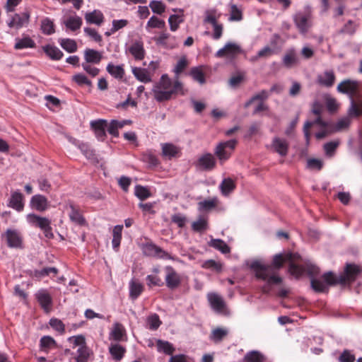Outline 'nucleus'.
I'll use <instances>...</instances> for the list:
<instances>
[{
    "mask_svg": "<svg viewBox=\"0 0 362 362\" xmlns=\"http://www.w3.org/2000/svg\"><path fill=\"white\" fill-rule=\"evenodd\" d=\"M298 257V255L293 253H287L284 255L281 254L276 255L272 260V264H264L259 261L252 262L250 267L255 272L257 278L268 283H274L279 284L281 282V277L276 276L275 270H278L282 267L284 263L287 261H293Z\"/></svg>",
    "mask_w": 362,
    "mask_h": 362,
    "instance_id": "1",
    "label": "nucleus"
},
{
    "mask_svg": "<svg viewBox=\"0 0 362 362\" xmlns=\"http://www.w3.org/2000/svg\"><path fill=\"white\" fill-rule=\"evenodd\" d=\"M152 92L158 102L169 100L173 94L179 92L184 94L182 83L177 78L173 83L167 74L161 76L159 81L153 86Z\"/></svg>",
    "mask_w": 362,
    "mask_h": 362,
    "instance_id": "2",
    "label": "nucleus"
},
{
    "mask_svg": "<svg viewBox=\"0 0 362 362\" xmlns=\"http://www.w3.org/2000/svg\"><path fill=\"white\" fill-rule=\"evenodd\" d=\"M360 84L358 81L345 79L339 83L337 88L338 92L349 95L351 101L349 114L351 116L358 117L362 114V100L356 101L354 98L359 90Z\"/></svg>",
    "mask_w": 362,
    "mask_h": 362,
    "instance_id": "3",
    "label": "nucleus"
},
{
    "mask_svg": "<svg viewBox=\"0 0 362 362\" xmlns=\"http://www.w3.org/2000/svg\"><path fill=\"white\" fill-rule=\"evenodd\" d=\"M361 272L360 268L354 264H347L344 272L337 276L332 272H327L322 276L327 285L335 286L337 284H344L346 282L355 281L358 274Z\"/></svg>",
    "mask_w": 362,
    "mask_h": 362,
    "instance_id": "4",
    "label": "nucleus"
},
{
    "mask_svg": "<svg viewBox=\"0 0 362 362\" xmlns=\"http://www.w3.org/2000/svg\"><path fill=\"white\" fill-rule=\"evenodd\" d=\"M28 221L35 227L40 228L44 233L46 238L50 239L54 237L51 221L46 217H41L34 214H29L27 216Z\"/></svg>",
    "mask_w": 362,
    "mask_h": 362,
    "instance_id": "5",
    "label": "nucleus"
},
{
    "mask_svg": "<svg viewBox=\"0 0 362 362\" xmlns=\"http://www.w3.org/2000/svg\"><path fill=\"white\" fill-rule=\"evenodd\" d=\"M236 144L237 141L235 139H231L220 142L216 146L214 154L216 156L221 163H223L230 157L233 150L235 149Z\"/></svg>",
    "mask_w": 362,
    "mask_h": 362,
    "instance_id": "6",
    "label": "nucleus"
},
{
    "mask_svg": "<svg viewBox=\"0 0 362 362\" xmlns=\"http://www.w3.org/2000/svg\"><path fill=\"white\" fill-rule=\"evenodd\" d=\"M305 272L310 276L311 286L317 292H325L327 291L326 285L320 279H315L320 273V269L315 264L308 262L304 267Z\"/></svg>",
    "mask_w": 362,
    "mask_h": 362,
    "instance_id": "7",
    "label": "nucleus"
},
{
    "mask_svg": "<svg viewBox=\"0 0 362 362\" xmlns=\"http://www.w3.org/2000/svg\"><path fill=\"white\" fill-rule=\"evenodd\" d=\"M241 52L240 47L233 42H228L225 46L218 50L215 56L218 58H224L232 61Z\"/></svg>",
    "mask_w": 362,
    "mask_h": 362,
    "instance_id": "8",
    "label": "nucleus"
},
{
    "mask_svg": "<svg viewBox=\"0 0 362 362\" xmlns=\"http://www.w3.org/2000/svg\"><path fill=\"white\" fill-rule=\"evenodd\" d=\"M293 21L299 32L302 34H305L312 26L310 13H298L294 16Z\"/></svg>",
    "mask_w": 362,
    "mask_h": 362,
    "instance_id": "9",
    "label": "nucleus"
},
{
    "mask_svg": "<svg viewBox=\"0 0 362 362\" xmlns=\"http://www.w3.org/2000/svg\"><path fill=\"white\" fill-rule=\"evenodd\" d=\"M165 284L170 290H173L179 287L181 284V277L180 274L171 266L165 267Z\"/></svg>",
    "mask_w": 362,
    "mask_h": 362,
    "instance_id": "10",
    "label": "nucleus"
},
{
    "mask_svg": "<svg viewBox=\"0 0 362 362\" xmlns=\"http://www.w3.org/2000/svg\"><path fill=\"white\" fill-rule=\"evenodd\" d=\"M30 13L28 11L22 13H15L7 22V25L11 28L19 30L23 26L28 24L30 21Z\"/></svg>",
    "mask_w": 362,
    "mask_h": 362,
    "instance_id": "11",
    "label": "nucleus"
},
{
    "mask_svg": "<svg viewBox=\"0 0 362 362\" xmlns=\"http://www.w3.org/2000/svg\"><path fill=\"white\" fill-rule=\"evenodd\" d=\"M35 298L42 308L46 313H49L52 306V299L48 291L45 289H40L35 293Z\"/></svg>",
    "mask_w": 362,
    "mask_h": 362,
    "instance_id": "12",
    "label": "nucleus"
},
{
    "mask_svg": "<svg viewBox=\"0 0 362 362\" xmlns=\"http://www.w3.org/2000/svg\"><path fill=\"white\" fill-rule=\"evenodd\" d=\"M288 143L286 139L274 137L272 140L271 148L279 156L284 157L288 154Z\"/></svg>",
    "mask_w": 362,
    "mask_h": 362,
    "instance_id": "13",
    "label": "nucleus"
},
{
    "mask_svg": "<svg viewBox=\"0 0 362 362\" xmlns=\"http://www.w3.org/2000/svg\"><path fill=\"white\" fill-rule=\"evenodd\" d=\"M208 300L211 308L216 312H222L225 307L226 303L222 297L215 293H209L207 295Z\"/></svg>",
    "mask_w": 362,
    "mask_h": 362,
    "instance_id": "14",
    "label": "nucleus"
},
{
    "mask_svg": "<svg viewBox=\"0 0 362 362\" xmlns=\"http://www.w3.org/2000/svg\"><path fill=\"white\" fill-rule=\"evenodd\" d=\"M6 237L9 247L20 248L22 247V238L16 230H7Z\"/></svg>",
    "mask_w": 362,
    "mask_h": 362,
    "instance_id": "15",
    "label": "nucleus"
},
{
    "mask_svg": "<svg viewBox=\"0 0 362 362\" xmlns=\"http://www.w3.org/2000/svg\"><path fill=\"white\" fill-rule=\"evenodd\" d=\"M91 127L95 131L97 138L103 140L105 136V129L107 127V122L105 119H98L90 122Z\"/></svg>",
    "mask_w": 362,
    "mask_h": 362,
    "instance_id": "16",
    "label": "nucleus"
},
{
    "mask_svg": "<svg viewBox=\"0 0 362 362\" xmlns=\"http://www.w3.org/2000/svg\"><path fill=\"white\" fill-rule=\"evenodd\" d=\"M103 59L101 52L93 49L87 48L84 51V62L90 63L92 64H98Z\"/></svg>",
    "mask_w": 362,
    "mask_h": 362,
    "instance_id": "17",
    "label": "nucleus"
},
{
    "mask_svg": "<svg viewBox=\"0 0 362 362\" xmlns=\"http://www.w3.org/2000/svg\"><path fill=\"white\" fill-rule=\"evenodd\" d=\"M198 164L203 170H211L216 165V160L211 153H205L198 160Z\"/></svg>",
    "mask_w": 362,
    "mask_h": 362,
    "instance_id": "18",
    "label": "nucleus"
},
{
    "mask_svg": "<svg viewBox=\"0 0 362 362\" xmlns=\"http://www.w3.org/2000/svg\"><path fill=\"white\" fill-rule=\"evenodd\" d=\"M173 11H179L180 14H173L170 15L168 18V23L170 25V29L171 31L175 32L176 31L180 26V24L183 23L184 16H183V10L182 9H173Z\"/></svg>",
    "mask_w": 362,
    "mask_h": 362,
    "instance_id": "19",
    "label": "nucleus"
},
{
    "mask_svg": "<svg viewBox=\"0 0 362 362\" xmlns=\"http://www.w3.org/2000/svg\"><path fill=\"white\" fill-rule=\"evenodd\" d=\"M129 52L136 60H142L145 57L144 44L141 41L134 42L129 47Z\"/></svg>",
    "mask_w": 362,
    "mask_h": 362,
    "instance_id": "20",
    "label": "nucleus"
},
{
    "mask_svg": "<svg viewBox=\"0 0 362 362\" xmlns=\"http://www.w3.org/2000/svg\"><path fill=\"white\" fill-rule=\"evenodd\" d=\"M317 83L325 87H332L335 81V75L333 71H326L317 76Z\"/></svg>",
    "mask_w": 362,
    "mask_h": 362,
    "instance_id": "21",
    "label": "nucleus"
},
{
    "mask_svg": "<svg viewBox=\"0 0 362 362\" xmlns=\"http://www.w3.org/2000/svg\"><path fill=\"white\" fill-rule=\"evenodd\" d=\"M85 20L89 24L100 25L104 21V16L100 10H94L85 14Z\"/></svg>",
    "mask_w": 362,
    "mask_h": 362,
    "instance_id": "22",
    "label": "nucleus"
},
{
    "mask_svg": "<svg viewBox=\"0 0 362 362\" xmlns=\"http://www.w3.org/2000/svg\"><path fill=\"white\" fill-rule=\"evenodd\" d=\"M282 62L284 66L288 69L298 64L299 59L296 51L293 49L288 50L282 59Z\"/></svg>",
    "mask_w": 362,
    "mask_h": 362,
    "instance_id": "23",
    "label": "nucleus"
},
{
    "mask_svg": "<svg viewBox=\"0 0 362 362\" xmlns=\"http://www.w3.org/2000/svg\"><path fill=\"white\" fill-rule=\"evenodd\" d=\"M134 77L142 83H149L152 81L151 76L146 69L133 67L132 69Z\"/></svg>",
    "mask_w": 362,
    "mask_h": 362,
    "instance_id": "24",
    "label": "nucleus"
},
{
    "mask_svg": "<svg viewBox=\"0 0 362 362\" xmlns=\"http://www.w3.org/2000/svg\"><path fill=\"white\" fill-rule=\"evenodd\" d=\"M30 204L33 208L39 211L46 210L48 206L47 198L40 194L33 196L31 199Z\"/></svg>",
    "mask_w": 362,
    "mask_h": 362,
    "instance_id": "25",
    "label": "nucleus"
},
{
    "mask_svg": "<svg viewBox=\"0 0 362 362\" xmlns=\"http://www.w3.org/2000/svg\"><path fill=\"white\" fill-rule=\"evenodd\" d=\"M162 156L168 159L176 157L180 153L178 147L173 144L165 143L162 144Z\"/></svg>",
    "mask_w": 362,
    "mask_h": 362,
    "instance_id": "26",
    "label": "nucleus"
},
{
    "mask_svg": "<svg viewBox=\"0 0 362 362\" xmlns=\"http://www.w3.org/2000/svg\"><path fill=\"white\" fill-rule=\"evenodd\" d=\"M8 206L18 211H22L24 206L23 203V194L19 192H14L12 193L9 200Z\"/></svg>",
    "mask_w": 362,
    "mask_h": 362,
    "instance_id": "27",
    "label": "nucleus"
},
{
    "mask_svg": "<svg viewBox=\"0 0 362 362\" xmlns=\"http://www.w3.org/2000/svg\"><path fill=\"white\" fill-rule=\"evenodd\" d=\"M82 18L76 15L69 16L64 21L66 28L71 31H76L82 25Z\"/></svg>",
    "mask_w": 362,
    "mask_h": 362,
    "instance_id": "28",
    "label": "nucleus"
},
{
    "mask_svg": "<svg viewBox=\"0 0 362 362\" xmlns=\"http://www.w3.org/2000/svg\"><path fill=\"white\" fill-rule=\"evenodd\" d=\"M314 124H317L321 127H327V124H329L327 122L323 121L322 119V118L320 117V116H317V117L313 122L307 121L304 124V127H303V132H304V135H305L307 142L309 141V139H310L309 129Z\"/></svg>",
    "mask_w": 362,
    "mask_h": 362,
    "instance_id": "29",
    "label": "nucleus"
},
{
    "mask_svg": "<svg viewBox=\"0 0 362 362\" xmlns=\"http://www.w3.org/2000/svg\"><path fill=\"white\" fill-rule=\"evenodd\" d=\"M144 290V286L139 281L132 280L129 283V296L133 300L136 299Z\"/></svg>",
    "mask_w": 362,
    "mask_h": 362,
    "instance_id": "30",
    "label": "nucleus"
},
{
    "mask_svg": "<svg viewBox=\"0 0 362 362\" xmlns=\"http://www.w3.org/2000/svg\"><path fill=\"white\" fill-rule=\"evenodd\" d=\"M124 334L125 329L122 325L119 322H115L110 333V339H112L115 341H121Z\"/></svg>",
    "mask_w": 362,
    "mask_h": 362,
    "instance_id": "31",
    "label": "nucleus"
},
{
    "mask_svg": "<svg viewBox=\"0 0 362 362\" xmlns=\"http://www.w3.org/2000/svg\"><path fill=\"white\" fill-rule=\"evenodd\" d=\"M219 188L223 195L228 196L234 190L235 185L232 179L225 178L221 182Z\"/></svg>",
    "mask_w": 362,
    "mask_h": 362,
    "instance_id": "32",
    "label": "nucleus"
},
{
    "mask_svg": "<svg viewBox=\"0 0 362 362\" xmlns=\"http://www.w3.org/2000/svg\"><path fill=\"white\" fill-rule=\"evenodd\" d=\"M228 334L226 328L217 327L212 330L210 339L215 343L221 341Z\"/></svg>",
    "mask_w": 362,
    "mask_h": 362,
    "instance_id": "33",
    "label": "nucleus"
},
{
    "mask_svg": "<svg viewBox=\"0 0 362 362\" xmlns=\"http://www.w3.org/2000/svg\"><path fill=\"white\" fill-rule=\"evenodd\" d=\"M43 49L46 54L53 60H59L63 57L62 52L55 46L46 45Z\"/></svg>",
    "mask_w": 362,
    "mask_h": 362,
    "instance_id": "34",
    "label": "nucleus"
},
{
    "mask_svg": "<svg viewBox=\"0 0 362 362\" xmlns=\"http://www.w3.org/2000/svg\"><path fill=\"white\" fill-rule=\"evenodd\" d=\"M156 343L158 351L163 352L168 355H173L174 353L175 348L169 341L158 339Z\"/></svg>",
    "mask_w": 362,
    "mask_h": 362,
    "instance_id": "35",
    "label": "nucleus"
},
{
    "mask_svg": "<svg viewBox=\"0 0 362 362\" xmlns=\"http://www.w3.org/2000/svg\"><path fill=\"white\" fill-rule=\"evenodd\" d=\"M264 356L258 351H250L247 352L243 358L244 362H264Z\"/></svg>",
    "mask_w": 362,
    "mask_h": 362,
    "instance_id": "36",
    "label": "nucleus"
},
{
    "mask_svg": "<svg viewBox=\"0 0 362 362\" xmlns=\"http://www.w3.org/2000/svg\"><path fill=\"white\" fill-rule=\"evenodd\" d=\"M109 351L112 358L116 361H120L126 351L125 349L118 344H111Z\"/></svg>",
    "mask_w": 362,
    "mask_h": 362,
    "instance_id": "37",
    "label": "nucleus"
},
{
    "mask_svg": "<svg viewBox=\"0 0 362 362\" xmlns=\"http://www.w3.org/2000/svg\"><path fill=\"white\" fill-rule=\"evenodd\" d=\"M122 229V225H117L113 228L112 243L115 250H117L120 245Z\"/></svg>",
    "mask_w": 362,
    "mask_h": 362,
    "instance_id": "38",
    "label": "nucleus"
},
{
    "mask_svg": "<svg viewBox=\"0 0 362 362\" xmlns=\"http://www.w3.org/2000/svg\"><path fill=\"white\" fill-rule=\"evenodd\" d=\"M40 28L42 33L47 35H50L55 32L54 22L49 18L42 20Z\"/></svg>",
    "mask_w": 362,
    "mask_h": 362,
    "instance_id": "39",
    "label": "nucleus"
},
{
    "mask_svg": "<svg viewBox=\"0 0 362 362\" xmlns=\"http://www.w3.org/2000/svg\"><path fill=\"white\" fill-rule=\"evenodd\" d=\"M107 71L116 78H122L124 75V70L122 65L115 66L111 63L107 66Z\"/></svg>",
    "mask_w": 362,
    "mask_h": 362,
    "instance_id": "40",
    "label": "nucleus"
},
{
    "mask_svg": "<svg viewBox=\"0 0 362 362\" xmlns=\"http://www.w3.org/2000/svg\"><path fill=\"white\" fill-rule=\"evenodd\" d=\"M69 218L71 221L81 226L84 225L86 223L84 218L80 214L79 211L71 204L70 205Z\"/></svg>",
    "mask_w": 362,
    "mask_h": 362,
    "instance_id": "41",
    "label": "nucleus"
},
{
    "mask_svg": "<svg viewBox=\"0 0 362 362\" xmlns=\"http://www.w3.org/2000/svg\"><path fill=\"white\" fill-rule=\"evenodd\" d=\"M209 245L219 251H221L223 254L229 253L230 250L228 245L221 239H212Z\"/></svg>",
    "mask_w": 362,
    "mask_h": 362,
    "instance_id": "42",
    "label": "nucleus"
},
{
    "mask_svg": "<svg viewBox=\"0 0 362 362\" xmlns=\"http://www.w3.org/2000/svg\"><path fill=\"white\" fill-rule=\"evenodd\" d=\"M35 47V42L29 37H25L22 39H16V43L14 46L16 49L33 48Z\"/></svg>",
    "mask_w": 362,
    "mask_h": 362,
    "instance_id": "43",
    "label": "nucleus"
},
{
    "mask_svg": "<svg viewBox=\"0 0 362 362\" xmlns=\"http://www.w3.org/2000/svg\"><path fill=\"white\" fill-rule=\"evenodd\" d=\"M61 47L69 53L75 52L77 50V44L74 40L66 38L59 40Z\"/></svg>",
    "mask_w": 362,
    "mask_h": 362,
    "instance_id": "44",
    "label": "nucleus"
},
{
    "mask_svg": "<svg viewBox=\"0 0 362 362\" xmlns=\"http://www.w3.org/2000/svg\"><path fill=\"white\" fill-rule=\"evenodd\" d=\"M274 53L275 51L274 49L271 48L269 46H265L257 52L256 56L251 58V61L255 62L260 58H268Z\"/></svg>",
    "mask_w": 362,
    "mask_h": 362,
    "instance_id": "45",
    "label": "nucleus"
},
{
    "mask_svg": "<svg viewBox=\"0 0 362 362\" xmlns=\"http://www.w3.org/2000/svg\"><path fill=\"white\" fill-rule=\"evenodd\" d=\"M189 75L194 81L199 82L200 84H203L206 81L204 74L199 67L192 68L189 72Z\"/></svg>",
    "mask_w": 362,
    "mask_h": 362,
    "instance_id": "46",
    "label": "nucleus"
},
{
    "mask_svg": "<svg viewBox=\"0 0 362 362\" xmlns=\"http://www.w3.org/2000/svg\"><path fill=\"white\" fill-rule=\"evenodd\" d=\"M216 206V199L204 200L198 203V209L199 211H210Z\"/></svg>",
    "mask_w": 362,
    "mask_h": 362,
    "instance_id": "47",
    "label": "nucleus"
},
{
    "mask_svg": "<svg viewBox=\"0 0 362 362\" xmlns=\"http://www.w3.org/2000/svg\"><path fill=\"white\" fill-rule=\"evenodd\" d=\"M207 220L204 218H199L197 221L192 223V228L196 232H202L207 229Z\"/></svg>",
    "mask_w": 362,
    "mask_h": 362,
    "instance_id": "48",
    "label": "nucleus"
},
{
    "mask_svg": "<svg viewBox=\"0 0 362 362\" xmlns=\"http://www.w3.org/2000/svg\"><path fill=\"white\" fill-rule=\"evenodd\" d=\"M40 346L45 351H47L48 349L55 346V341L49 336H44L40 339Z\"/></svg>",
    "mask_w": 362,
    "mask_h": 362,
    "instance_id": "49",
    "label": "nucleus"
},
{
    "mask_svg": "<svg viewBox=\"0 0 362 362\" xmlns=\"http://www.w3.org/2000/svg\"><path fill=\"white\" fill-rule=\"evenodd\" d=\"M122 127H123V124H120L119 122H118L117 120H112L109 124H107V127L106 128H107V132L111 135L117 137L119 135L118 129L122 128Z\"/></svg>",
    "mask_w": 362,
    "mask_h": 362,
    "instance_id": "50",
    "label": "nucleus"
},
{
    "mask_svg": "<svg viewBox=\"0 0 362 362\" xmlns=\"http://www.w3.org/2000/svg\"><path fill=\"white\" fill-rule=\"evenodd\" d=\"M135 195L141 200H144L151 197V192L147 187L137 185L135 187Z\"/></svg>",
    "mask_w": 362,
    "mask_h": 362,
    "instance_id": "51",
    "label": "nucleus"
},
{
    "mask_svg": "<svg viewBox=\"0 0 362 362\" xmlns=\"http://www.w3.org/2000/svg\"><path fill=\"white\" fill-rule=\"evenodd\" d=\"M165 26V23L164 21L159 19L155 16H153L150 18L148 21L147 22L146 27L147 28H163Z\"/></svg>",
    "mask_w": 362,
    "mask_h": 362,
    "instance_id": "52",
    "label": "nucleus"
},
{
    "mask_svg": "<svg viewBox=\"0 0 362 362\" xmlns=\"http://www.w3.org/2000/svg\"><path fill=\"white\" fill-rule=\"evenodd\" d=\"M149 6L153 13L158 15H161L165 11V4L159 1H151L149 4Z\"/></svg>",
    "mask_w": 362,
    "mask_h": 362,
    "instance_id": "53",
    "label": "nucleus"
},
{
    "mask_svg": "<svg viewBox=\"0 0 362 362\" xmlns=\"http://www.w3.org/2000/svg\"><path fill=\"white\" fill-rule=\"evenodd\" d=\"M147 323L150 329L156 330L160 327L161 321L157 314H153L147 318Z\"/></svg>",
    "mask_w": 362,
    "mask_h": 362,
    "instance_id": "54",
    "label": "nucleus"
},
{
    "mask_svg": "<svg viewBox=\"0 0 362 362\" xmlns=\"http://www.w3.org/2000/svg\"><path fill=\"white\" fill-rule=\"evenodd\" d=\"M89 357V353L87 347L82 346L77 350L76 362H86Z\"/></svg>",
    "mask_w": 362,
    "mask_h": 362,
    "instance_id": "55",
    "label": "nucleus"
},
{
    "mask_svg": "<svg viewBox=\"0 0 362 362\" xmlns=\"http://www.w3.org/2000/svg\"><path fill=\"white\" fill-rule=\"evenodd\" d=\"M230 21H240L243 18L242 11L234 4L230 6Z\"/></svg>",
    "mask_w": 362,
    "mask_h": 362,
    "instance_id": "56",
    "label": "nucleus"
},
{
    "mask_svg": "<svg viewBox=\"0 0 362 362\" xmlns=\"http://www.w3.org/2000/svg\"><path fill=\"white\" fill-rule=\"evenodd\" d=\"M216 11L215 9L206 10L205 11L204 23H210L212 25L217 24Z\"/></svg>",
    "mask_w": 362,
    "mask_h": 362,
    "instance_id": "57",
    "label": "nucleus"
},
{
    "mask_svg": "<svg viewBox=\"0 0 362 362\" xmlns=\"http://www.w3.org/2000/svg\"><path fill=\"white\" fill-rule=\"evenodd\" d=\"M72 79L79 86L87 85L91 86L92 85L91 81L83 74H75L72 76Z\"/></svg>",
    "mask_w": 362,
    "mask_h": 362,
    "instance_id": "58",
    "label": "nucleus"
},
{
    "mask_svg": "<svg viewBox=\"0 0 362 362\" xmlns=\"http://www.w3.org/2000/svg\"><path fill=\"white\" fill-rule=\"evenodd\" d=\"M81 66L83 69L92 77H95L100 72L99 69L93 66L92 64L90 63L83 62Z\"/></svg>",
    "mask_w": 362,
    "mask_h": 362,
    "instance_id": "59",
    "label": "nucleus"
},
{
    "mask_svg": "<svg viewBox=\"0 0 362 362\" xmlns=\"http://www.w3.org/2000/svg\"><path fill=\"white\" fill-rule=\"evenodd\" d=\"M158 249V246L152 243H147L143 246L144 253L148 256L155 257L156 252H157Z\"/></svg>",
    "mask_w": 362,
    "mask_h": 362,
    "instance_id": "60",
    "label": "nucleus"
},
{
    "mask_svg": "<svg viewBox=\"0 0 362 362\" xmlns=\"http://www.w3.org/2000/svg\"><path fill=\"white\" fill-rule=\"evenodd\" d=\"M202 267L204 269H211L216 270L217 272H220L222 269L221 264L213 259H209L205 261L202 264Z\"/></svg>",
    "mask_w": 362,
    "mask_h": 362,
    "instance_id": "61",
    "label": "nucleus"
},
{
    "mask_svg": "<svg viewBox=\"0 0 362 362\" xmlns=\"http://www.w3.org/2000/svg\"><path fill=\"white\" fill-rule=\"evenodd\" d=\"M142 159L144 162L148 163L151 165L156 166L158 164V160L156 156L151 151H148L143 154Z\"/></svg>",
    "mask_w": 362,
    "mask_h": 362,
    "instance_id": "62",
    "label": "nucleus"
},
{
    "mask_svg": "<svg viewBox=\"0 0 362 362\" xmlns=\"http://www.w3.org/2000/svg\"><path fill=\"white\" fill-rule=\"evenodd\" d=\"M147 285L149 287L152 286H162L163 285V282L161 279L158 277L157 275H148L146 276Z\"/></svg>",
    "mask_w": 362,
    "mask_h": 362,
    "instance_id": "63",
    "label": "nucleus"
},
{
    "mask_svg": "<svg viewBox=\"0 0 362 362\" xmlns=\"http://www.w3.org/2000/svg\"><path fill=\"white\" fill-rule=\"evenodd\" d=\"M355 359V356L347 349H345L339 357V362H354Z\"/></svg>",
    "mask_w": 362,
    "mask_h": 362,
    "instance_id": "64",
    "label": "nucleus"
}]
</instances>
